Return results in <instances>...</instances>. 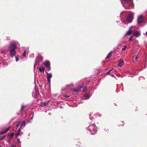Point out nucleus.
Wrapping results in <instances>:
<instances>
[{"mask_svg":"<svg viewBox=\"0 0 147 147\" xmlns=\"http://www.w3.org/2000/svg\"><path fill=\"white\" fill-rule=\"evenodd\" d=\"M88 128L89 131L92 134H94L97 131L96 127L95 124L90 125Z\"/></svg>","mask_w":147,"mask_h":147,"instance_id":"nucleus-1","label":"nucleus"},{"mask_svg":"<svg viewBox=\"0 0 147 147\" xmlns=\"http://www.w3.org/2000/svg\"><path fill=\"white\" fill-rule=\"evenodd\" d=\"M16 47V44L13 43H11L9 46V51H15Z\"/></svg>","mask_w":147,"mask_h":147,"instance_id":"nucleus-2","label":"nucleus"},{"mask_svg":"<svg viewBox=\"0 0 147 147\" xmlns=\"http://www.w3.org/2000/svg\"><path fill=\"white\" fill-rule=\"evenodd\" d=\"M134 15L132 13L129 14L126 18V21L127 22H131L133 19Z\"/></svg>","mask_w":147,"mask_h":147,"instance_id":"nucleus-3","label":"nucleus"},{"mask_svg":"<svg viewBox=\"0 0 147 147\" xmlns=\"http://www.w3.org/2000/svg\"><path fill=\"white\" fill-rule=\"evenodd\" d=\"M45 65L47 68V69L49 71L51 69L50 67V63L49 61H46L44 64Z\"/></svg>","mask_w":147,"mask_h":147,"instance_id":"nucleus-4","label":"nucleus"},{"mask_svg":"<svg viewBox=\"0 0 147 147\" xmlns=\"http://www.w3.org/2000/svg\"><path fill=\"white\" fill-rule=\"evenodd\" d=\"M47 74V81L49 83L51 82V78L52 77V75L51 73H48L47 72H46Z\"/></svg>","mask_w":147,"mask_h":147,"instance_id":"nucleus-5","label":"nucleus"},{"mask_svg":"<svg viewBox=\"0 0 147 147\" xmlns=\"http://www.w3.org/2000/svg\"><path fill=\"white\" fill-rule=\"evenodd\" d=\"M124 62L122 59H120L118 61V66L120 67H122L124 65Z\"/></svg>","mask_w":147,"mask_h":147,"instance_id":"nucleus-6","label":"nucleus"},{"mask_svg":"<svg viewBox=\"0 0 147 147\" xmlns=\"http://www.w3.org/2000/svg\"><path fill=\"white\" fill-rule=\"evenodd\" d=\"M9 53L10 56L11 57H13L15 56L16 54V51H9Z\"/></svg>","mask_w":147,"mask_h":147,"instance_id":"nucleus-7","label":"nucleus"},{"mask_svg":"<svg viewBox=\"0 0 147 147\" xmlns=\"http://www.w3.org/2000/svg\"><path fill=\"white\" fill-rule=\"evenodd\" d=\"M143 17L142 16H140L138 18L137 20V22L138 24H140L142 22L143 20Z\"/></svg>","mask_w":147,"mask_h":147,"instance_id":"nucleus-8","label":"nucleus"},{"mask_svg":"<svg viewBox=\"0 0 147 147\" xmlns=\"http://www.w3.org/2000/svg\"><path fill=\"white\" fill-rule=\"evenodd\" d=\"M140 35V32L138 31H136L134 32L132 35L133 36H135L136 37H138Z\"/></svg>","mask_w":147,"mask_h":147,"instance_id":"nucleus-9","label":"nucleus"},{"mask_svg":"<svg viewBox=\"0 0 147 147\" xmlns=\"http://www.w3.org/2000/svg\"><path fill=\"white\" fill-rule=\"evenodd\" d=\"M11 127H9L7 128L4 131L0 132V135L4 134L7 132L10 129Z\"/></svg>","mask_w":147,"mask_h":147,"instance_id":"nucleus-10","label":"nucleus"},{"mask_svg":"<svg viewBox=\"0 0 147 147\" xmlns=\"http://www.w3.org/2000/svg\"><path fill=\"white\" fill-rule=\"evenodd\" d=\"M83 86H80L79 88H74L73 89V90L74 92L75 93H77L78 92L80 91L81 90V89L83 88Z\"/></svg>","mask_w":147,"mask_h":147,"instance_id":"nucleus-11","label":"nucleus"},{"mask_svg":"<svg viewBox=\"0 0 147 147\" xmlns=\"http://www.w3.org/2000/svg\"><path fill=\"white\" fill-rule=\"evenodd\" d=\"M131 0H121L122 3H125L130 4Z\"/></svg>","mask_w":147,"mask_h":147,"instance_id":"nucleus-12","label":"nucleus"},{"mask_svg":"<svg viewBox=\"0 0 147 147\" xmlns=\"http://www.w3.org/2000/svg\"><path fill=\"white\" fill-rule=\"evenodd\" d=\"M7 136L10 139H12L14 136V133H11L8 134Z\"/></svg>","mask_w":147,"mask_h":147,"instance_id":"nucleus-13","label":"nucleus"},{"mask_svg":"<svg viewBox=\"0 0 147 147\" xmlns=\"http://www.w3.org/2000/svg\"><path fill=\"white\" fill-rule=\"evenodd\" d=\"M49 102V101L44 102H42L40 106L41 107H44L48 104Z\"/></svg>","mask_w":147,"mask_h":147,"instance_id":"nucleus-14","label":"nucleus"},{"mask_svg":"<svg viewBox=\"0 0 147 147\" xmlns=\"http://www.w3.org/2000/svg\"><path fill=\"white\" fill-rule=\"evenodd\" d=\"M113 53V52L112 51H111L108 55L107 56L106 59H108L110 58L111 56Z\"/></svg>","mask_w":147,"mask_h":147,"instance_id":"nucleus-15","label":"nucleus"},{"mask_svg":"<svg viewBox=\"0 0 147 147\" xmlns=\"http://www.w3.org/2000/svg\"><path fill=\"white\" fill-rule=\"evenodd\" d=\"M39 69L40 71L44 72L45 68L44 67H40L39 68Z\"/></svg>","mask_w":147,"mask_h":147,"instance_id":"nucleus-16","label":"nucleus"},{"mask_svg":"<svg viewBox=\"0 0 147 147\" xmlns=\"http://www.w3.org/2000/svg\"><path fill=\"white\" fill-rule=\"evenodd\" d=\"M132 30H129L127 32L126 35H129L131 34L132 32Z\"/></svg>","mask_w":147,"mask_h":147,"instance_id":"nucleus-17","label":"nucleus"},{"mask_svg":"<svg viewBox=\"0 0 147 147\" xmlns=\"http://www.w3.org/2000/svg\"><path fill=\"white\" fill-rule=\"evenodd\" d=\"M20 132H21V128H20L19 129H18V131L17 133L16 134V136L17 137L19 135Z\"/></svg>","mask_w":147,"mask_h":147,"instance_id":"nucleus-18","label":"nucleus"},{"mask_svg":"<svg viewBox=\"0 0 147 147\" xmlns=\"http://www.w3.org/2000/svg\"><path fill=\"white\" fill-rule=\"evenodd\" d=\"M26 124V122L25 121H23L21 123V126L22 127L23 126H24Z\"/></svg>","mask_w":147,"mask_h":147,"instance_id":"nucleus-19","label":"nucleus"},{"mask_svg":"<svg viewBox=\"0 0 147 147\" xmlns=\"http://www.w3.org/2000/svg\"><path fill=\"white\" fill-rule=\"evenodd\" d=\"M6 136V135H5L3 136H0V140H3L4 139V138Z\"/></svg>","mask_w":147,"mask_h":147,"instance_id":"nucleus-20","label":"nucleus"},{"mask_svg":"<svg viewBox=\"0 0 147 147\" xmlns=\"http://www.w3.org/2000/svg\"><path fill=\"white\" fill-rule=\"evenodd\" d=\"M84 97L85 98H86L85 99H88L89 98V95L87 94H85L84 95Z\"/></svg>","mask_w":147,"mask_h":147,"instance_id":"nucleus-21","label":"nucleus"},{"mask_svg":"<svg viewBox=\"0 0 147 147\" xmlns=\"http://www.w3.org/2000/svg\"><path fill=\"white\" fill-rule=\"evenodd\" d=\"M26 107L24 105H22L21 107L20 111H22Z\"/></svg>","mask_w":147,"mask_h":147,"instance_id":"nucleus-22","label":"nucleus"},{"mask_svg":"<svg viewBox=\"0 0 147 147\" xmlns=\"http://www.w3.org/2000/svg\"><path fill=\"white\" fill-rule=\"evenodd\" d=\"M20 121L18 123L16 124V126L17 128H18L20 126Z\"/></svg>","mask_w":147,"mask_h":147,"instance_id":"nucleus-23","label":"nucleus"},{"mask_svg":"<svg viewBox=\"0 0 147 147\" xmlns=\"http://www.w3.org/2000/svg\"><path fill=\"white\" fill-rule=\"evenodd\" d=\"M87 90V89L86 87H84L83 89V91L84 92H86Z\"/></svg>","mask_w":147,"mask_h":147,"instance_id":"nucleus-24","label":"nucleus"},{"mask_svg":"<svg viewBox=\"0 0 147 147\" xmlns=\"http://www.w3.org/2000/svg\"><path fill=\"white\" fill-rule=\"evenodd\" d=\"M133 36V35H132L131 37H130V38L129 39V41H133V39L132 38V37Z\"/></svg>","mask_w":147,"mask_h":147,"instance_id":"nucleus-25","label":"nucleus"},{"mask_svg":"<svg viewBox=\"0 0 147 147\" xmlns=\"http://www.w3.org/2000/svg\"><path fill=\"white\" fill-rule=\"evenodd\" d=\"M113 69H111L107 73V75H109L110 74V72Z\"/></svg>","mask_w":147,"mask_h":147,"instance_id":"nucleus-26","label":"nucleus"},{"mask_svg":"<svg viewBox=\"0 0 147 147\" xmlns=\"http://www.w3.org/2000/svg\"><path fill=\"white\" fill-rule=\"evenodd\" d=\"M126 48V46H124L123 48L122 49V50H124Z\"/></svg>","mask_w":147,"mask_h":147,"instance_id":"nucleus-27","label":"nucleus"},{"mask_svg":"<svg viewBox=\"0 0 147 147\" xmlns=\"http://www.w3.org/2000/svg\"><path fill=\"white\" fill-rule=\"evenodd\" d=\"M23 55L24 57H25L26 56V51H24V53H23Z\"/></svg>","mask_w":147,"mask_h":147,"instance_id":"nucleus-28","label":"nucleus"},{"mask_svg":"<svg viewBox=\"0 0 147 147\" xmlns=\"http://www.w3.org/2000/svg\"><path fill=\"white\" fill-rule=\"evenodd\" d=\"M16 61H17L18 60H19V57H18L16 56Z\"/></svg>","mask_w":147,"mask_h":147,"instance_id":"nucleus-29","label":"nucleus"},{"mask_svg":"<svg viewBox=\"0 0 147 147\" xmlns=\"http://www.w3.org/2000/svg\"><path fill=\"white\" fill-rule=\"evenodd\" d=\"M11 147H16V146L14 145H12Z\"/></svg>","mask_w":147,"mask_h":147,"instance_id":"nucleus-30","label":"nucleus"},{"mask_svg":"<svg viewBox=\"0 0 147 147\" xmlns=\"http://www.w3.org/2000/svg\"><path fill=\"white\" fill-rule=\"evenodd\" d=\"M64 96L65 97H69V96L68 95H64Z\"/></svg>","mask_w":147,"mask_h":147,"instance_id":"nucleus-31","label":"nucleus"},{"mask_svg":"<svg viewBox=\"0 0 147 147\" xmlns=\"http://www.w3.org/2000/svg\"><path fill=\"white\" fill-rule=\"evenodd\" d=\"M10 140L11 139H10L8 140V142L9 143L10 142Z\"/></svg>","mask_w":147,"mask_h":147,"instance_id":"nucleus-32","label":"nucleus"},{"mask_svg":"<svg viewBox=\"0 0 147 147\" xmlns=\"http://www.w3.org/2000/svg\"><path fill=\"white\" fill-rule=\"evenodd\" d=\"M138 59V58L137 57H136V60H137V59Z\"/></svg>","mask_w":147,"mask_h":147,"instance_id":"nucleus-33","label":"nucleus"},{"mask_svg":"<svg viewBox=\"0 0 147 147\" xmlns=\"http://www.w3.org/2000/svg\"><path fill=\"white\" fill-rule=\"evenodd\" d=\"M41 60H42V59H42V57H41Z\"/></svg>","mask_w":147,"mask_h":147,"instance_id":"nucleus-34","label":"nucleus"},{"mask_svg":"<svg viewBox=\"0 0 147 147\" xmlns=\"http://www.w3.org/2000/svg\"><path fill=\"white\" fill-rule=\"evenodd\" d=\"M17 142H19V139H18Z\"/></svg>","mask_w":147,"mask_h":147,"instance_id":"nucleus-35","label":"nucleus"},{"mask_svg":"<svg viewBox=\"0 0 147 147\" xmlns=\"http://www.w3.org/2000/svg\"><path fill=\"white\" fill-rule=\"evenodd\" d=\"M146 34L147 35V32H146Z\"/></svg>","mask_w":147,"mask_h":147,"instance_id":"nucleus-36","label":"nucleus"},{"mask_svg":"<svg viewBox=\"0 0 147 147\" xmlns=\"http://www.w3.org/2000/svg\"><path fill=\"white\" fill-rule=\"evenodd\" d=\"M8 147H10V146H8Z\"/></svg>","mask_w":147,"mask_h":147,"instance_id":"nucleus-37","label":"nucleus"}]
</instances>
